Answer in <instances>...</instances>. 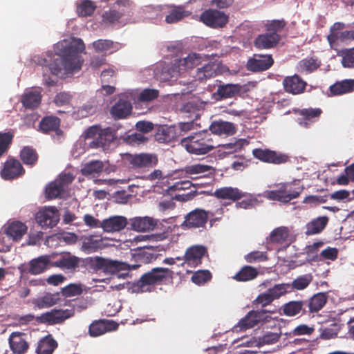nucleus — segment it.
<instances>
[{"label":"nucleus","mask_w":354,"mask_h":354,"mask_svg":"<svg viewBox=\"0 0 354 354\" xmlns=\"http://www.w3.org/2000/svg\"><path fill=\"white\" fill-rule=\"evenodd\" d=\"M212 196L218 199L235 202L245 197V194L237 187H223L216 189Z\"/></svg>","instance_id":"23"},{"label":"nucleus","mask_w":354,"mask_h":354,"mask_svg":"<svg viewBox=\"0 0 354 354\" xmlns=\"http://www.w3.org/2000/svg\"><path fill=\"white\" fill-rule=\"evenodd\" d=\"M190 15L191 12L185 10L183 6H173L165 17V21L167 24H175Z\"/></svg>","instance_id":"45"},{"label":"nucleus","mask_w":354,"mask_h":354,"mask_svg":"<svg viewBox=\"0 0 354 354\" xmlns=\"http://www.w3.org/2000/svg\"><path fill=\"white\" fill-rule=\"evenodd\" d=\"M320 66L321 62L317 58H305L298 62L297 71L301 74H310L315 71Z\"/></svg>","instance_id":"40"},{"label":"nucleus","mask_w":354,"mask_h":354,"mask_svg":"<svg viewBox=\"0 0 354 354\" xmlns=\"http://www.w3.org/2000/svg\"><path fill=\"white\" fill-rule=\"evenodd\" d=\"M201 21L211 28H222L228 21V17L224 12L214 9L205 10L200 16Z\"/></svg>","instance_id":"13"},{"label":"nucleus","mask_w":354,"mask_h":354,"mask_svg":"<svg viewBox=\"0 0 354 354\" xmlns=\"http://www.w3.org/2000/svg\"><path fill=\"white\" fill-rule=\"evenodd\" d=\"M24 335L22 333L14 332L9 337L10 347L15 354H24L28 348V344L23 337Z\"/></svg>","instance_id":"31"},{"label":"nucleus","mask_w":354,"mask_h":354,"mask_svg":"<svg viewBox=\"0 0 354 354\" xmlns=\"http://www.w3.org/2000/svg\"><path fill=\"white\" fill-rule=\"evenodd\" d=\"M124 160L133 169L151 168L158 164L156 155L151 153H126Z\"/></svg>","instance_id":"9"},{"label":"nucleus","mask_w":354,"mask_h":354,"mask_svg":"<svg viewBox=\"0 0 354 354\" xmlns=\"http://www.w3.org/2000/svg\"><path fill=\"white\" fill-rule=\"evenodd\" d=\"M214 216V214L213 212L196 208L185 216V220L180 226L184 230L205 228L209 219L211 226L214 221L218 220V218H213Z\"/></svg>","instance_id":"4"},{"label":"nucleus","mask_w":354,"mask_h":354,"mask_svg":"<svg viewBox=\"0 0 354 354\" xmlns=\"http://www.w3.org/2000/svg\"><path fill=\"white\" fill-rule=\"evenodd\" d=\"M80 259L70 253L61 254L59 258L53 261V267L59 268L63 270L73 271L80 264Z\"/></svg>","instance_id":"27"},{"label":"nucleus","mask_w":354,"mask_h":354,"mask_svg":"<svg viewBox=\"0 0 354 354\" xmlns=\"http://www.w3.org/2000/svg\"><path fill=\"white\" fill-rule=\"evenodd\" d=\"M280 337V333L266 332L262 336L259 337V345L272 344L277 342Z\"/></svg>","instance_id":"57"},{"label":"nucleus","mask_w":354,"mask_h":354,"mask_svg":"<svg viewBox=\"0 0 354 354\" xmlns=\"http://www.w3.org/2000/svg\"><path fill=\"white\" fill-rule=\"evenodd\" d=\"M269 317L266 315V311L262 310H251L238 323V326L241 330H246L251 328L259 322H267Z\"/></svg>","instance_id":"17"},{"label":"nucleus","mask_w":354,"mask_h":354,"mask_svg":"<svg viewBox=\"0 0 354 354\" xmlns=\"http://www.w3.org/2000/svg\"><path fill=\"white\" fill-rule=\"evenodd\" d=\"M157 224L158 220L149 216H138L131 219V228L138 232L153 230Z\"/></svg>","instance_id":"30"},{"label":"nucleus","mask_w":354,"mask_h":354,"mask_svg":"<svg viewBox=\"0 0 354 354\" xmlns=\"http://www.w3.org/2000/svg\"><path fill=\"white\" fill-rule=\"evenodd\" d=\"M75 315L73 308L69 309H53L43 315L44 319L51 324H61Z\"/></svg>","instance_id":"24"},{"label":"nucleus","mask_w":354,"mask_h":354,"mask_svg":"<svg viewBox=\"0 0 354 354\" xmlns=\"http://www.w3.org/2000/svg\"><path fill=\"white\" fill-rule=\"evenodd\" d=\"M258 274L259 270L256 268L244 266L232 277V279L236 281L245 282L256 279Z\"/></svg>","instance_id":"41"},{"label":"nucleus","mask_w":354,"mask_h":354,"mask_svg":"<svg viewBox=\"0 0 354 354\" xmlns=\"http://www.w3.org/2000/svg\"><path fill=\"white\" fill-rule=\"evenodd\" d=\"M27 226L20 221H13L8 224L6 234L8 236L12 239L13 241L21 239L23 236L27 232Z\"/></svg>","instance_id":"39"},{"label":"nucleus","mask_w":354,"mask_h":354,"mask_svg":"<svg viewBox=\"0 0 354 354\" xmlns=\"http://www.w3.org/2000/svg\"><path fill=\"white\" fill-rule=\"evenodd\" d=\"M122 16L123 12L117 11L114 9H111L103 13L102 20L106 24H114L118 22Z\"/></svg>","instance_id":"60"},{"label":"nucleus","mask_w":354,"mask_h":354,"mask_svg":"<svg viewBox=\"0 0 354 354\" xmlns=\"http://www.w3.org/2000/svg\"><path fill=\"white\" fill-rule=\"evenodd\" d=\"M284 295L283 291L279 284H275L272 288L259 294L253 301V305L261 307L267 306L272 303L275 299H279Z\"/></svg>","instance_id":"14"},{"label":"nucleus","mask_w":354,"mask_h":354,"mask_svg":"<svg viewBox=\"0 0 354 354\" xmlns=\"http://www.w3.org/2000/svg\"><path fill=\"white\" fill-rule=\"evenodd\" d=\"M313 277L312 274L308 273L300 275L295 279L291 283H280L284 295L294 290H302L306 288L312 282Z\"/></svg>","instance_id":"20"},{"label":"nucleus","mask_w":354,"mask_h":354,"mask_svg":"<svg viewBox=\"0 0 354 354\" xmlns=\"http://www.w3.org/2000/svg\"><path fill=\"white\" fill-rule=\"evenodd\" d=\"M118 326V324L113 320L105 319L95 320L90 324L88 334L91 337H98L106 333L117 330Z\"/></svg>","instance_id":"16"},{"label":"nucleus","mask_w":354,"mask_h":354,"mask_svg":"<svg viewBox=\"0 0 354 354\" xmlns=\"http://www.w3.org/2000/svg\"><path fill=\"white\" fill-rule=\"evenodd\" d=\"M301 118L299 124L307 127L308 124L316 121L322 113V110L319 108L302 109L298 111Z\"/></svg>","instance_id":"33"},{"label":"nucleus","mask_w":354,"mask_h":354,"mask_svg":"<svg viewBox=\"0 0 354 354\" xmlns=\"http://www.w3.org/2000/svg\"><path fill=\"white\" fill-rule=\"evenodd\" d=\"M41 94L38 91H27L21 96V102L26 109H34L39 106Z\"/></svg>","instance_id":"37"},{"label":"nucleus","mask_w":354,"mask_h":354,"mask_svg":"<svg viewBox=\"0 0 354 354\" xmlns=\"http://www.w3.org/2000/svg\"><path fill=\"white\" fill-rule=\"evenodd\" d=\"M212 278L211 272L207 270H198L194 273L192 277V281L196 284H203Z\"/></svg>","instance_id":"58"},{"label":"nucleus","mask_w":354,"mask_h":354,"mask_svg":"<svg viewBox=\"0 0 354 354\" xmlns=\"http://www.w3.org/2000/svg\"><path fill=\"white\" fill-rule=\"evenodd\" d=\"M184 171L192 179L209 177L214 173L212 166L200 163L187 165Z\"/></svg>","instance_id":"22"},{"label":"nucleus","mask_w":354,"mask_h":354,"mask_svg":"<svg viewBox=\"0 0 354 354\" xmlns=\"http://www.w3.org/2000/svg\"><path fill=\"white\" fill-rule=\"evenodd\" d=\"M65 189L56 180L50 183L46 189V195L48 199H55L61 196Z\"/></svg>","instance_id":"55"},{"label":"nucleus","mask_w":354,"mask_h":354,"mask_svg":"<svg viewBox=\"0 0 354 354\" xmlns=\"http://www.w3.org/2000/svg\"><path fill=\"white\" fill-rule=\"evenodd\" d=\"M95 266L97 268L102 270L104 272L111 274L121 270H126L129 268V265L126 263L104 259L102 257H97L95 259Z\"/></svg>","instance_id":"21"},{"label":"nucleus","mask_w":354,"mask_h":354,"mask_svg":"<svg viewBox=\"0 0 354 354\" xmlns=\"http://www.w3.org/2000/svg\"><path fill=\"white\" fill-rule=\"evenodd\" d=\"M86 139H92L91 148L102 147L106 149L117 138L115 131L111 127L101 129L98 126L90 127L85 132Z\"/></svg>","instance_id":"3"},{"label":"nucleus","mask_w":354,"mask_h":354,"mask_svg":"<svg viewBox=\"0 0 354 354\" xmlns=\"http://www.w3.org/2000/svg\"><path fill=\"white\" fill-rule=\"evenodd\" d=\"M286 23L283 19L272 20L266 25V30L269 32H276L281 31L286 26Z\"/></svg>","instance_id":"64"},{"label":"nucleus","mask_w":354,"mask_h":354,"mask_svg":"<svg viewBox=\"0 0 354 354\" xmlns=\"http://www.w3.org/2000/svg\"><path fill=\"white\" fill-rule=\"evenodd\" d=\"M15 137V131L12 129L7 132H0V157L8 150Z\"/></svg>","instance_id":"51"},{"label":"nucleus","mask_w":354,"mask_h":354,"mask_svg":"<svg viewBox=\"0 0 354 354\" xmlns=\"http://www.w3.org/2000/svg\"><path fill=\"white\" fill-rule=\"evenodd\" d=\"M337 56L341 57L340 62L344 68L354 69V46L339 50Z\"/></svg>","instance_id":"49"},{"label":"nucleus","mask_w":354,"mask_h":354,"mask_svg":"<svg viewBox=\"0 0 354 354\" xmlns=\"http://www.w3.org/2000/svg\"><path fill=\"white\" fill-rule=\"evenodd\" d=\"M132 109L131 104L124 99H120L111 109V113L115 119H122L128 116Z\"/></svg>","instance_id":"32"},{"label":"nucleus","mask_w":354,"mask_h":354,"mask_svg":"<svg viewBox=\"0 0 354 354\" xmlns=\"http://www.w3.org/2000/svg\"><path fill=\"white\" fill-rule=\"evenodd\" d=\"M82 287L80 284L71 283L62 290V293L66 297L77 296L82 293Z\"/></svg>","instance_id":"61"},{"label":"nucleus","mask_w":354,"mask_h":354,"mask_svg":"<svg viewBox=\"0 0 354 354\" xmlns=\"http://www.w3.org/2000/svg\"><path fill=\"white\" fill-rule=\"evenodd\" d=\"M283 187L286 192V196L283 198L287 199V203L298 198L304 190L303 187H295L292 183H283Z\"/></svg>","instance_id":"54"},{"label":"nucleus","mask_w":354,"mask_h":354,"mask_svg":"<svg viewBox=\"0 0 354 354\" xmlns=\"http://www.w3.org/2000/svg\"><path fill=\"white\" fill-rule=\"evenodd\" d=\"M245 259L248 263H254L264 261L268 259L266 254L260 251H253L245 256Z\"/></svg>","instance_id":"63"},{"label":"nucleus","mask_w":354,"mask_h":354,"mask_svg":"<svg viewBox=\"0 0 354 354\" xmlns=\"http://www.w3.org/2000/svg\"><path fill=\"white\" fill-rule=\"evenodd\" d=\"M96 8L95 2L91 0H82L77 4L76 12L79 17H90L94 13Z\"/></svg>","instance_id":"48"},{"label":"nucleus","mask_w":354,"mask_h":354,"mask_svg":"<svg viewBox=\"0 0 354 354\" xmlns=\"http://www.w3.org/2000/svg\"><path fill=\"white\" fill-rule=\"evenodd\" d=\"M289 236V230L286 227H279L274 229L270 235V240L272 243H283Z\"/></svg>","instance_id":"52"},{"label":"nucleus","mask_w":354,"mask_h":354,"mask_svg":"<svg viewBox=\"0 0 354 354\" xmlns=\"http://www.w3.org/2000/svg\"><path fill=\"white\" fill-rule=\"evenodd\" d=\"M329 218L326 216H319L306 224V235H314L321 233L326 227Z\"/></svg>","instance_id":"36"},{"label":"nucleus","mask_w":354,"mask_h":354,"mask_svg":"<svg viewBox=\"0 0 354 354\" xmlns=\"http://www.w3.org/2000/svg\"><path fill=\"white\" fill-rule=\"evenodd\" d=\"M60 300V294L46 293L44 295L38 297L34 301V304L39 308H48L59 302Z\"/></svg>","instance_id":"44"},{"label":"nucleus","mask_w":354,"mask_h":354,"mask_svg":"<svg viewBox=\"0 0 354 354\" xmlns=\"http://www.w3.org/2000/svg\"><path fill=\"white\" fill-rule=\"evenodd\" d=\"M104 163L100 160H92L86 163L82 168L81 172L85 176H91L95 177L98 176L104 169Z\"/></svg>","instance_id":"46"},{"label":"nucleus","mask_w":354,"mask_h":354,"mask_svg":"<svg viewBox=\"0 0 354 354\" xmlns=\"http://www.w3.org/2000/svg\"><path fill=\"white\" fill-rule=\"evenodd\" d=\"M333 95H341L354 91V79H346L336 82L329 87Z\"/></svg>","instance_id":"34"},{"label":"nucleus","mask_w":354,"mask_h":354,"mask_svg":"<svg viewBox=\"0 0 354 354\" xmlns=\"http://www.w3.org/2000/svg\"><path fill=\"white\" fill-rule=\"evenodd\" d=\"M209 129L213 134L218 136H229L236 133V127L234 123L222 120L213 121Z\"/></svg>","instance_id":"25"},{"label":"nucleus","mask_w":354,"mask_h":354,"mask_svg":"<svg viewBox=\"0 0 354 354\" xmlns=\"http://www.w3.org/2000/svg\"><path fill=\"white\" fill-rule=\"evenodd\" d=\"M35 221L42 228H52L59 221V214L55 207H44L35 215Z\"/></svg>","instance_id":"10"},{"label":"nucleus","mask_w":354,"mask_h":354,"mask_svg":"<svg viewBox=\"0 0 354 354\" xmlns=\"http://www.w3.org/2000/svg\"><path fill=\"white\" fill-rule=\"evenodd\" d=\"M53 267V261L48 255H41L32 259L28 263H22L18 269L23 274L29 273L32 275L41 274Z\"/></svg>","instance_id":"8"},{"label":"nucleus","mask_w":354,"mask_h":354,"mask_svg":"<svg viewBox=\"0 0 354 354\" xmlns=\"http://www.w3.org/2000/svg\"><path fill=\"white\" fill-rule=\"evenodd\" d=\"M241 86L239 84H218L216 95L220 99L234 97L241 92Z\"/></svg>","instance_id":"42"},{"label":"nucleus","mask_w":354,"mask_h":354,"mask_svg":"<svg viewBox=\"0 0 354 354\" xmlns=\"http://www.w3.org/2000/svg\"><path fill=\"white\" fill-rule=\"evenodd\" d=\"M173 275L174 272L170 269L157 267L142 274L137 283L140 288L148 285L161 284L172 279Z\"/></svg>","instance_id":"5"},{"label":"nucleus","mask_w":354,"mask_h":354,"mask_svg":"<svg viewBox=\"0 0 354 354\" xmlns=\"http://www.w3.org/2000/svg\"><path fill=\"white\" fill-rule=\"evenodd\" d=\"M127 219L124 216H115L102 221L101 227L106 232H119L125 228Z\"/></svg>","instance_id":"29"},{"label":"nucleus","mask_w":354,"mask_h":354,"mask_svg":"<svg viewBox=\"0 0 354 354\" xmlns=\"http://www.w3.org/2000/svg\"><path fill=\"white\" fill-rule=\"evenodd\" d=\"M25 174V169L19 160L15 158L8 159L1 171L3 179L9 180L17 178Z\"/></svg>","instance_id":"15"},{"label":"nucleus","mask_w":354,"mask_h":354,"mask_svg":"<svg viewBox=\"0 0 354 354\" xmlns=\"http://www.w3.org/2000/svg\"><path fill=\"white\" fill-rule=\"evenodd\" d=\"M38 153L31 147L26 146L20 151V158L26 165L34 166L38 160Z\"/></svg>","instance_id":"47"},{"label":"nucleus","mask_w":354,"mask_h":354,"mask_svg":"<svg viewBox=\"0 0 354 354\" xmlns=\"http://www.w3.org/2000/svg\"><path fill=\"white\" fill-rule=\"evenodd\" d=\"M201 55L198 53H190L185 58L179 59L178 67L179 70L192 68L198 65L201 62Z\"/></svg>","instance_id":"50"},{"label":"nucleus","mask_w":354,"mask_h":354,"mask_svg":"<svg viewBox=\"0 0 354 354\" xmlns=\"http://www.w3.org/2000/svg\"><path fill=\"white\" fill-rule=\"evenodd\" d=\"M283 313L288 317H293L302 313L307 314V309L305 308L304 300L290 301L282 306Z\"/></svg>","instance_id":"38"},{"label":"nucleus","mask_w":354,"mask_h":354,"mask_svg":"<svg viewBox=\"0 0 354 354\" xmlns=\"http://www.w3.org/2000/svg\"><path fill=\"white\" fill-rule=\"evenodd\" d=\"M274 64L271 54L256 53L248 59L246 68L252 72H262L269 69Z\"/></svg>","instance_id":"11"},{"label":"nucleus","mask_w":354,"mask_h":354,"mask_svg":"<svg viewBox=\"0 0 354 354\" xmlns=\"http://www.w3.org/2000/svg\"><path fill=\"white\" fill-rule=\"evenodd\" d=\"M252 153L261 161L274 165L286 163L290 160L288 155L268 149H254Z\"/></svg>","instance_id":"12"},{"label":"nucleus","mask_w":354,"mask_h":354,"mask_svg":"<svg viewBox=\"0 0 354 354\" xmlns=\"http://www.w3.org/2000/svg\"><path fill=\"white\" fill-rule=\"evenodd\" d=\"M159 95V91L156 89H144L138 96V100L142 102H149L156 99Z\"/></svg>","instance_id":"62"},{"label":"nucleus","mask_w":354,"mask_h":354,"mask_svg":"<svg viewBox=\"0 0 354 354\" xmlns=\"http://www.w3.org/2000/svg\"><path fill=\"white\" fill-rule=\"evenodd\" d=\"M57 346V341L48 335L38 342L35 352L37 354H53Z\"/></svg>","instance_id":"35"},{"label":"nucleus","mask_w":354,"mask_h":354,"mask_svg":"<svg viewBox=\"0 0 354 354\" xmlns=\"http://www.w3.org/2000/svg\"><path fill=\"white\" fill-rule=\"evenodd\" d=\"M84 50L82 40L75 39L66 49L63 56L55 55L52 62L44 58L41 64L48 66L50 72L55 75L72 73L81 69L84 59L80 53Z\"/></svg>","instance_id":"1"},{"label":"nucleus","mask_w":354,"mask_h":354,"mask_svg":"<svg viewBox=\"0 0 354 354\" xmlns=\"http://www.w3.org/2000/svg\"><path fill=\"white\" fill-rule=\"evenodd\" d=\"M60 119L57 116H46L39 122V129L44 133L59 130Z\"/></svg>","instance_id":"43"},{"label":"nucleus","mask_w":354,"mask_h":354,"mask_svg":"<svg viewBox=\"0 0 354 354\" xmlns=\"http://www.w3.org/2000/svg\"><path fill=\"white\" fill-rule=\"evenodd\" d=\"M180 144L189 153L195 155L206 154L216 147L211 134L207 131H199L184 138Z\"/></svg>","instance_id":"2"},{"label":"nucleus","mask_w":354,"mask_h":354,"mask_svg":"<svg viewBox=\"0 0 354 354\" xmlns=\"http://www.w3.org/2000/svg\"><path fill=\"white\" fill-rule=\"evenodd\" d=\"M264 195L270 200L288 203L287 199L283 198L286 196V192L283 183L278 185L276 189L266 191Z\"/></svg>","instance_id":"53"},{"label":"nucleus","mask_w":354,"mask_h":354,"mask_svg":"<svg viewBox=\"0 0 354 354\" xmlns=\"http://www.w3.org/2000/svg\"><path fill=\"white\" fill-rule=\"evenodd\" d=\"M346 27L343 22H335L330 27L327 41L331 48L354 40V30H344Z\"/></svg>","instance_id":"6"},{"label":"nucleus","mask_w":354,"mask_h":354,"mask_svg":"<svg viewBox=\"0 0 354 354\" xmlns=\"http://www.w3.org/2000/svg\"><path fill=\"white\" fill-rule=\"evenodd\" d=\"M222 69L223 65L221 63L209 62L203 67L197 68L195 78L200 82H203L221 74Z\"/></svg>","instance_id":"18"},{"label":"nucleus","mask_w":354,"mask_h":354,"mask_svg":"<svg viewBox=\"0 0 354 354\" xmlns=\"http://www.w3.org/2000/svg\"><path fill=\"white\" fill-rule=\"evenodd\" d=\"M327 299L326 293L319 292L315 294L309 299L304 300L307 313L311 314L319 312L326 305Z\"/></svg>","instance_id":"28"},{"label":"nucleus","mask_w":354,"mask_h":354,"mask_svg":"<svg viewBox=\"0 0 354 354\" xmlns=\"http://www.w3.org/2000/svg\"><path fill=\"white\" fill-rule=\"evenodd\" d=\"M340 330V325L336 322H333L328 326L321 328L320 336L322 339H329L336 337Z\"/></svg>","instance_id":"56"},{"label":"nucleus","mask_w":354,"mask_h":354,"mask_svg":"<svg viewBox=\"0 0 354 354\" xmlns=\"http://www.w3.org/2000/svg\"><path fill=\"white\" fill-rule=\"evenodd\" d=\"M208 257L207 248L202 245H194L186 249L183 257H176L177 261H183L181 266L187 265L196 268L202 263L203 259Z\"/></svg>","instance_id":"7"},{"label":"nucleus","mask_w":354,"mask_h":354,"mask_svg":"<svg viewBox=\"0 0 354 354\" xmlns=\"http://www.w3.org/2000/svg\"><path fill=\"white\" fill-rule=\"evenodd\" d=\"M283 86L286 92L292 95L303 93L307 83L298 75L287 76L283 80Z\"/></svg>","instance_id":"19"},{"label":"nucleus","mask_w":354,"mask_h":354,"mask_svg":"<svg viewBox=\"0 0 354 354\" xmlns=\"http://www.w3.org/2000/svg\"><path fill=\"white\" fill-rule=\"evenodd\" d=\"M245 144H247V141L245 139H239L234 142L223 144L221 147L227 153H230L241 150Z\"/></svg>","instance_id":"59"},{"label":"nucleus","mask_w":354,"mask_h":354,"mask_svg":"<svg viewBox=\"0 0 354 354\" xmlns=\"http://www.w3.org/2000/svg\"><path fill=\"white\" fill-rule=\"evenodd\" d=\"M280 41V36L276 32L259 35L254 39V46L258 49H268L274 47Z\"/></svg>","instance_id":"26"}]
</instances>
